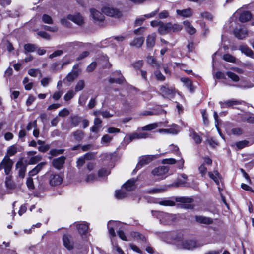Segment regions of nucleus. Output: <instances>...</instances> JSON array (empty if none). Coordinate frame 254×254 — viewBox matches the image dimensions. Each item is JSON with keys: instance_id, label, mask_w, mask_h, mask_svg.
<instances>
[{"instance_id": "51", "label": "nucleus", "mask_w": 254, "mask_h": 254, "mask_svg": "<svg viewBox=\"0 0 254 254\" xmlns=\"http://www.w3.org/2000/svg\"><path fill=\"white\" fill-rule=\"evenodd\" d=\"M248 143H249V142L248 141L243 140V141L237 142L236 143V145L239 149H241L245 147L246 146H247V145L248 144Z\"/></svg>"}, {"instance_id": "9", "label": "nucleus", "mask_w": 254, "mask_h": 254, "mask_svg": "<svg viewBox=\"0 0 254 254\" xmlns=\"http://www.w3.org/2000/svg\"><path fill=\"white\" fill-rule=\"evenodd\" d=\"M157 131L160 133L177 134L180 131V127L176 124H173L169 129H159Z\"/></svg>"}, {"instance_id": "11", "label": "nucleus", "mask_w": 254, "mask_h": 254, "mask_svg": "<svg viewBox=\"0 0 254 254\" xmlns=\"http://www.w3.org/2000/svg\"><path fill=\"white\" fill-rule=\"evenodd\" d=\"M170 25L171 22L162 23L158 28V32L160 35H166L170 33Z\"/></svg>"}, {"instance_id": "49", "label": "nucleus", "mask_w": 254, "mask_h": 254, "mask_svg": "<svg viewBox=\"0 0 254 254\" xmlns=\"http://www.w3.org/2000/svg\"><path fill=\"white\" fill-rule=\"evenodd\" d=\"M112 139V137L106 134L104 135L101 140V143L103 144H106L108 143H109Z\"/></svg>"}, {"instance_id": "10", "label": "nucleus", "mask_w": 254, "mask_h": 254, "mask_svg": "<svg viewBox=\"0 0 254 254\" xmlns=\"http://www.w3.org/2000/svg\"><path fill=\"white\" fill-rule=\"evenodd\" d=\"M67 18L78 25H82L84 23V18L79 13L74 15L69 14L67 15Z\"/></svg>"}, {"instance_id": "54", "label": "nucleus", "mask_w": 254, "mask_h": 254, "mask_svg": "<svg viewBox=\"0 0 254 254\" xmlns=\"http://www.w3.org/2000/svg\"><path fill=\"white\" fill-rule=\"evenodd\" d=\"M115 223L116 222H115L114 221H110L108 224L109 233L111 237H115L116 236V234H115V232L114 231V228L112 227H111L110 225L112 223Z\"/></svg>"}, {"instance_id": "33", "label": "nucleus", "mask_w": 254, "mask_h": 254, "mask_svg": "<svg viewBox=\"0 0 254 254\" xmlns=\"http://www.w3.org/2000/svg\"><path fill=\"white\" fill-rule=\"evenodd\" d=\"M239 50L246 55L252 57L253 55V51L246 45H241L239 47Z\"/></svg>"}, {"instance_id": "57", "label": "nucleus", "mask_w": 254, "mask_h": 254, "mask_svg": "<svg viewBox=\"0 0 254 254\" xmlns=\"http://www.w3.org/2000/svg\"><path fill=\"white\" fill-rule=\"evenodd\" d=\"M200 173L202 177H205L207 173V168L205 166L204 164H202L198 168Z\"/></svg>"}, {"instance_id": "1", "label": "nucleus", "mask_w": 254, "mask_h": 254, "mask_svg": "<svg viewBox=\"0 0 254 254\" xmlns=\"http://www.w3.org/2000/svg\"><path fill=\"white\" fill-rule=\"evenodd\" d=\"M102 12L108 16L114 17L115 18H120L122 16V12L119 9L109 5H105L102 8Z\"/></svg>"}, {"instance_id": "22", "label": "nucleus", "mask_w": 254, "mask_h": 254, "mask_svg": "<svg viewBox=\"0 0 254 254\" xmlns=\"http://www.w3.org/2000/svg\"><path fill=\"white\" fill-rule=\"evenodd\" d=\"M79 70H72L66 76L65 79L67 82H73L79 75Z\"/></svg>"}, {"instance_id": "37", "label": "nucleus", "mask_w": 254, "mask_h": 254, "mask_svg": "<svg viewBox=\"0 0 254 254\" xmlns=\"http://www.w3.org/2000/svg\"><path fill=\"white\" fill-rule=\"evenodd\" d=\"M182 29V26L181 25L177 23L172 24V23H171V25H170V32H179L180 31H181Z\"/></svg>"}, {"instance_id": "24", "label": "nucleus", "mask_w": 254, "mask_h": 254, "mask_svg": "<svg viewBox=\"0 0 254 254\" xmlns=\"http://www.w3.org/2000/svg\"><path fill=\"white\" fill-rule=\"evenodd\" d=\"M77 228L81 234H84L86 233L88 229V225L85 222H81L76 225Z\"/></svg>"}, {"instance_id": "18", "label": "nucleus", "mask_w": 254, "mask_h": 254, "mask_svg": "<svg viewBox=\"0 0 254 254\" xmlns=\"http://www.w3.org/2000/svg\"><path fill=\"white\" fill-rule=\"evenodd\" d=\"M156 35L155 33H152L149 35L146 39V45L147 48H152L155 43Z\"/></svg>"}, {"instance_id": "50", "label": "nucleus", "mask_w": 254, "mask_h": 254, "mask_svg": "<svg viewBox=\"0 0 254 254\" xmlns=\"http://www.w3.org/2000/svg\"><path fill=\"white\" fill-rule=\"evenodd\" d=\"M75 95V93L72 90H69L64 96V100L67 101L71 100Z\"/></svg>"}, {"instance_id": "53", "label": "nucleus", "mask_w": 254, "mask_h": 254, "mask_svg": "<svg viewBox=\"0 0 254 254\" xmlns=\"http://www.w3.org/2000/svg\"><path fill=\"white\" fill-rule=\"evenodd\" d=\"M110 173V171L105 169H101L98 171V176L99 177H104L107 176Z\"/></svg>"}, {"instance_id": "41", "label": "nucleus", "mask_w": 254, "mask_h": 254, "mask_svg": "<svg viewBox=\"0 0 254 254\" xmlns=\"http://www.w3.org/2000/svg\"><path fill=\"white\" fill-rule=\"evenodd\" d=\"M127 196L126 192L124 190H116L115 197L118 199H122Z\"/></svg>"}, {"instance_id": "23", "label": "nucleus", "mask_w": 254, "mask_h": 254, "mask_svg": "<svg viewBox=\"0 0 254 254\" xmlns=\"http://www.w3.org/2000/svg\"><path fill=\"white\" fill-rule=\"evenodd\" d=\"M72 135L75 141L80 142L84 137V132L81 130H77L72 133Z\"/></svg>"}, {"instance_id": "4", "label": "nucleus", "mask_w": 254, "mask_h": 254, "mask_svg": "<svg viewBox=\"0 0 254 254\" xmlns=\"http://www.w3.org/2000/svg\"><path fill=\"white\" fill-rule=\"evenodd\" d=\"M13 161L7 155H5L0 163V168L4 169L6 175H8L11 172L13 165Z\"/></svg>"}, {"instance_id": "34", "label": "nucleus", "mask_w": 254, "mask_h": 254, "mask_svg": "<svg viewBox=\"0 0 254 254\" xmlns=\"http://www.w3.org/2000/svg\"><path fill=\"white\" fill-rule=\"evenodd\" d=\"M181 81L184 83L185 86L190 90V91H193V87L191 81L187 78H181Z\"/></svg>"}, {"instance_id": "26", "label": "nucleus", "mask_w": 254, "mask_h": 254, "mask_svg": "<svg viewBox=\"0 0 254 254\" xmlns=\"http://www.w3.org/2000/svg\"><path fill=\"white\" fill-rule=\"evenodd\" d=\"M234 34L237 38L243 39L247 35V32L246 30L242 29H235L234 31Z\"/></svg>"}, {"instance_id": "32", "label": "nucleus", "mask_w": 254, "mask_h": 254, "mask_svg": "<svg viewBox=\"0 0 254 254\" xmlns=\"http://www.w3.org/2000/svg\"><path fill=\"white\" fill-rule=\"evenodd\" d=\"M251 18V13L249 11H244L239 16V20L242 22H246Z\"/></svg>"}, {"instance_id": "8", "label": "nucleus", "mask_w": 254, "mask_h": 254, "mask_svg": "<svg viewBox=\"0 0 254 254\" xmlns=\"http://www.w3.org/2000/svg\"><path fill=\"white\" fill-rule=\"evenodd\" d=\"M244 103L245 102L243 101H239L235 99L228 100L224 102H219V104L222 108L232 107L235 105H240Z\"/></svg>"}, {"instance_id": "19", "label": "nucleus", "mask_w": 254, "mask_h": 254, "mask_svg": "<svg viewBox=\"0 0 254 254\" xmlns=\"http://www.w3.org/2000/svg\"><path fill=\"white\" fill-rule=\"evenodd\" d=\"M149 136V134L145 132H135L129 136V141H131L135 139H145Z\"/></svg>"}, {"instance_id": "46", "label": "nucleus", "mask_w": 254, "mask_h": 254, "mask_svg": "<svg viewBox=\"0 0 254 254\" xmlns=\"http://www.w3.org/2000/svg\"><path fill=\"white\" fill-rule=\"evenodd\" d=\"M125 81V78L122 76L118 78H110L109 79V82L111 83H116L119 84H123Z\"/></svg>"}, {"instance_id": "25", "label": "nucleus", "mask_w": 254, "mask_h": 254, "mask_svg": "<svg viewBox=\"0 0 254 254\" xmlns=\"http://www.w3.org/2000/svg\"><path fill=\"white\" fill-rule=\"evenodd\" d=\"M176 12L178 15L184 17H190L192 15V11L190 8H188L183 10H177Z\"/></svg>"}, {"instance_id": "20", "label": "nucleus", "mask_w": 254, "mask_h": 254, "mask_svg": "<svg viewBox=\"0 0 254 254\" xmlns=\"http://www.w3.org/2000/svg\"><path fill=\"white\" fill-rule=\"evenodd\" d=\"M160 92L162 95L165 97H171L174 93V89H169L165 86H162L160 88Z\"/></svg>"}, {"instance_id": "36", "label": "nucleus", "mask_w": 254, "mask_h": 254, "mask_svg": "<svg viewBox=\"0 0 254 254\" xmlns=\"http://www.w3.org/2000/svg\"><path fill=\"white\" fill-rule=\"evenodd\" d=\"M18 151L17 146L15 145H13L8 147L7 151V155L8 156H12L15 155Z\"/></svg>"}, {"instance_id": "55", "label": "nucleus", "mask_w": 254, "mask_h": 254, "mask_svg": "<svg viewBox=\"0 0 254 254\" xmlns=\"http://www.w3.org/2000/svg\"><path fill=\"white\" fill-rule=\"evenodd\" d=\"M192 137L197 144H199L202 141V138L200 136L195 132H193L192 134Z\"/></svg>"}, {"instance_id": "60", "label": "nucleus", "mask_w": 254, "mask_h": 254, "mask_svg": "<svg viewBox=\"0 0 254 254\" xmlns=\"http://www.w3.org/2000/svg\"><path fill=\"white\" fill-rule=\"evenodd\" d=\"M64 150L63 149H52L50 151V154L53 156H57L59 154H61L64 152Z\"/></svg>"}, {"instance_id": "64", "label": "nucleus", "mask_w": 254, "mask_h": 254, "mask_svg": "<svg viewBox=\"0 0 254 254\" xmlns=\"http://www.w3.org/2000/svg\"><path fill=\"white\" fill-rule=\"evenodd\" d=\"M143 64V62L142 60H139L132 64V66L136 69L140 68Z\"/></svg>"}, {"instance_id": "39", "label": "nucleus", "mask_w": 254, "mask_h": 254, "mask_svg": "<svg viewBox=\"0 0 254 254\" xmlns=\"http://www.w3.org/2000/svg\"><path fill=\"white\" fill-rule=\"evenodd\" d=\"M85 87V81L83 80H79L75 87V91L79 92L82 90H83Z\"/></svg>"}, {"instance_id": "48", "label": "nucleus", "mask_w": 254, "mask_h": 254, "mask_svg": "<svg viewBox=\"0 0 254 254\" xmlns=\"http://www.w3.org/2000/svg\"><path fill=\"white\" fill-rule=\"evenodd\" d=\"M42 20L44 23L49 24H52L53 22L52 17L46 14H43L42 17Z\"/></svg>"}, {"instance_id": "2", "label": "nucleus", "mask_w": 254, "mask_h": 254, "mask_svg": "<svg viewBox=\"0 0 254 254\" xmlns=\"http://www.w3.org/2000/svg\"><path fill=\"white\" fill-rule=\"evenodd\" d=\"M157 216L160 220V222L164 224L170 225L176 222L177 220L175 214L163 212H159Z\"/></svg>"}, {"instance_id": "38", "label": "nucleus", "mask_w": 254, "mask_h": 254, "mask_svg": "<svg viewBox=\"0 0 254 254\" xmlns=\"http://www.w3.org/2000/svg\"><path fill=\"white\" fill-rule=\"evenodd\" d=\"M131 235L137 240H140L142 242H146V240L145 237L139 232H132L131 233Z\"/></svg>"}, {"instance_id": "47", "label": "nucleus", "mask_w": 254, "mask_h": 254, "mask_svg": "<svg viewBox=\"0 0 254 254\" xmlns=\"http://www.w3.org/2000/svg\"><path fill=\"white\" fill-rule=\"evenodd\" d=\"M158 203L161 205L169 206H173L175 205V203L173 201L170 200H161L159 201Z\"/></svg>"}, {"instance_id": "61", "label": "nucleus", "mask_w": 254, "mask_h": 254, "mask_svg": "<svg viewBox=\"0 0 254 254\" xmlns=\"http://www.w3.org/2000/svg\"><path fill=\"white\" fill-rule=\"evenodd\" d=\"M97 66L96 62H93L91 63L87 67L86 70L87 72H90L93 71Z\"/></svg>"}, {"instance_id": "59", "label": "nucleus", "mask_w": 254, "mask_h": 254, "mask_svg": "<svg viewBox=\"0 0 254 254\" xmlns=\"http://www.w3.org/2000/svg\"><path fill=\"white\" fill-rule=\"evenodd\" d=\"M69 114V111L66 108H64V109H62L58 113V115L60 117H62L67 116Z\"/></svg>"}, {"instance_id": "16", "label": "nucleus", "mask_w": 254, "mask_h": 254, "mask_svg": "<svg viewBox=\"0 0 254 254\" xmlns=\"http://www.w3.org/2000/svg\"><path fill=\"white\" fill-rule=\"evenodd\" d=\"M16 168L19 169L18 171V175L19 177L23 178L25 176V173L26 170V167L24 165L22 161H18L16 164Z\"/></svg>"}, {"instance_id": "29", "label": "nucleus", "mask_w": 254, "mask_h": 254, "mask_svg": "<svg viewBox=\"0 0 254 254\" xmlns=\"http://www.w3.org/2000/svg\"><path fill=\"white\" fill-rule=\"evenodd\" d=\"M37 47L31 43L26 44L24 45V49L25 54L29 52H33L37 50Z\"/></svg>"}, {"instance_id": "44", "label": "nucleus", "mask_w": 254, "mask_h": 254, "mask_svg": "<svg viewBox=\"0 0 254 254\" xmlns=\"http://www.w3.org/2000/svg\"><path fill=\"white\" fill-rule=\"evenodd\" d=\"M226 75L229 77L232 81L234 82H238L239 80V77L235 73L228 71L226 72Z\"/></svg>"}, {"instance_id": "35", "label": "nucleus", "mask_w": 254, "mask_h": 254, "mask_svg": "<svg viewBox=\"0 0 254 254\" xmlns=\"http://www.w3.org/2000/svg\"><path fill=\"white\" fill-rule=\"evenodd\" d=\"M5 183L6 187L9 189H13L15 187V184L12 180L11 176H10L6 177Z\"/></svg>"}, {"instance_id": "15", "label": "nucleus", "mask_w": 254, "mask_h": 254, "mask_svg": "<svg viewBox=\"0 0 254 254\" xmlns=\"http://www.w3.org/2000/svg\"><path fill=\"white\" fill-rule=\"evenodd\" d=\"M65 160V157L61 156L58 158L53 159L52 161V165L55 168L60 169L64 164Z\"/></svg>"}, {"instance_id": "13", "label": "nucleus", "mask_w": 254, "mask_h": 254, "mask_svg": "<svg viewBox=\"0 0 254 254\" xmlns=\"http://www.w3.org/2000/svg\"><path fill=\"white\" fill-rule=\"evenodd\" d=\"M63 181V178L58 174H52L50 176L49 183L52 186L60 185Z\"/></svg>"}, {"instance_id": "14", "label": "nucleus", "mask_w": 254, "mask_h": 254, "mask_svg": "<svg viewBox=\"0 0 254 254\" xmlns=\"http://www.w3.org/2000/svg\"><path fill=\"white\" fill-rule=\"evenodd\" d=\"M63 241L64 247L69 250L73 248V243L71 240L70 236L68 235H64L63 236Z\"/></svg>"}, {"instance_id": "63", "label": "nucleus", "mask_w": 254, "mask_h": 254, "mask_svg": "<svg viewBox=\"0 0 254 254\" xmlns=\"http://www.w3.org/2000/svg\"><path fill=\"white\" fill-rule=\"evenodd\" d=\"M87 100V97L85 96H80L78 100V104L81 106L85 105L86 101Z\"/></svg>"}, {"instance_id": "5", "label": "nucleus", "mask_w": 254, "mask_h": 254, "mask_svg": "<svg viewBox=\"0 0 254 254\" xmlns=\"http://www.w3.org/2000/svg\"><path fill=\"white\" fill-rule=\"evenodd\" d=\"M154 158L153 156L146 155L143 156L139 158V162L136 165L135 169L139 170L142 166L149 164L151 162Z\"/></svg>"}, {"instance_id": "43", "label": "nucleus", "mask_w": 254, "mask_h": 254, "mask_svg": "<svg viewBox=\"0 0 254 254\" xmlns=\"http://www.w3.org/2000/svg\"><path fill=\"white\" fill-rule=\"evenodd\" d=\"M201 113L203 118V122L204 125L207 126L209 124V120L208 119V115L206 113L205 109L201 110Z\"/></svg>"}, {"instance_id": "42", "label": "nucleus", "mask_w": 254, "mask_h": 254, "mask_svg": "<svg viewBox=\"0 0 254 254\" xmlns=\"http://www.w3.org/2000/svg\"><path fill=\"white\" fill-rule=\"evenodd\" d=\"M81 121L80 117L77 116L71 117V124L73 127H76Z\"/></svg>"}, {"instance_id": "40", "label": "nucleus", "mask_w": 254, "mask_h": 254, "mask_svg": "<svg viewBox=\"0 0 254 254\" xmlns=\"http://www.w3.org/2000/svg\"><path fill=\"white\" fill-rule=\"evenodd\" d=\"M147 62L153 66L157 67L159 66V65L157 63L155 58L152 56H149L147 57Z\"/></svg>"}, {"instance_id": "56", "label": "nucleus", "mask_w": 254, "mask_h": 254, "mask_svg": "<svg viewBox=\"0 0 254 254\" xmlns=\"http://www.w3.org/2000/svg\"><path fill=\"white\" fill-rule=\"evenodd\" d=\"M41 157L39 155H37L36 156L31 157L30 159L29 160V164H35L37 162H38L39 161H40L41 159Z\"/></svg>"}, {"instance_id": "17", "label": "nucleus", "mask_w": 254, "mask_h": 254, "mask_svg": "<svg viewBox=\"0 0 254 254\" xmlns=\"http://www.w3.org/2000/svg\"><path fill=\"white\" fill-rule=\"evenodd\" d=\"M137 180L135 179H131L128 180L124 185V187L125 188L127 191H129L133 190L135 188V183Z\"/></svg>"}, {"instance_id": "52", "label": "nucleus", "mask_w": 254, "mask_h": 254, "mask_svg": "<svg viewBox=\"0 0 254 254\" xmlns=\"http://www.w3.org/2000/svg\"><path fill=\"white\" fill-rule=\"evenodd\" d=\"M176 201L177 202H180L184 203H191L192 201V199L186 197H177L176 198Z\"/></svg>"}, {"instance_id": "28", "label": "nucleus", "mask_w": 254, "mask_h": 254, "mask_svg": "<svg viewBox=\"0 0 254 254\" xmlns=\"http://www.w3.org/2000/svg\"><path fill=\"white\" fill-rule=\"evenodd\" d=\"M208 174L209 177L212 179L216 183V184L218 185L219 184V180L220 177V175L217 170L214 171L213 172H208Z\"/></svg>"}, {"instance_id": "45", "label": "nucleus", "mask_w": 254, "mask_h": 254, "mask_svg": "<svg viewBox=\"0 0 254 254\" xmlns=\"http://www.w3.org/2000/svg\"><path fill=\"white\" fill-rule=\"evenodd\" d=\"M223 59L225 61L229 62L235 63L236 62L235 57L229 54L224 55L223 56Z\"/></svg>"}, {"instance_id": "27", "label": "nucleus", "mask_w": 254, "mask_h": 254, "mask_svg": "<svg viewBox=\"0 0 254 254\" xmlns=\"http://www.w3.org/2000/svg\"><path fill=\"white\" fill-rule=\"evenodd\" d=\"M160 124H161V123H155L150 124L147 125L144 127H142L141 128V129L143 131L152 130L153 129H154L157 128L159 127H160L161 126L159 125Z\"/></svg>"}, {"instance_id": "30", "label": "nucleus", "mask_w": 254, "mask_h": 254, "mask_svg": "<svg viewBox=\"0 0 254 254\" xmlns=\"http://www.w3.org/2000/svg\"><path fill=\"white\" fill-rule=\"evenodd\" d=\"M46 164L45 162H41L38 164L34 168L31 170L29 174L30 176H34L37 174Z\"/></svg>"}, {"instance_id": "3", "label": "nucleus", "mask_w": 254, "mask_h": 254, "mask_svg": "<svg viewBox=\"0 0 254 254\" xmlns=\"http://www.w3.org/2000/svg\"><path fill=\"white\" fill-rule=\"evenodd\" d=\"M169 171V168L167 166H159L154 168L151 172L153 176L156 180H162L166 177V174Z\"/></svg>"}, {"instance_id": "62", "label": "nucleus", "mask_w": 254, "mask_h": 254, "mask_svg": "<svg viewBox=\"0 0 254 254\" xmlns=\"http://www.w3.org/2000/svg\"><path fill=\"white\" fill-rule=\"evenodd\" d=\"M38 35L43 38H44L47 40L50 39V35L45 31H39L37 33Z\"/></svg>"}, {"instance_id": "12", "label": "nucleus", "mask_w": 254, "mask_h": 254, "mask_svg": "<svg viewBox=\"0 0 254 254\" xmlns=\"http://www.w3.org/2000/svg\"><path fill=\"white\" fill-rule=\"evenodd\" d=\"M91 17L95 21H102L104 20V16L100 11L94 8L90 9Z\"/></svg>"}, {"instance_id": "58", "label": "nucleus", "mask_w": 254, "mask_h": 254, "mask_svg": "<svg viewBox=\"0 0 254 254\" xmlns=\"http://www.w3.org/2000/svg\"><path fill=\"white\" fill-rule=\"evenodd\" d=\"M26 185L29 189H33L34 188V183L32 178L29 177L27 178L26 181Z\"/></svg>"}, {"instance_id": "6", "label": "nucleus", "mask_w": 254, "mask_h": 254, "mask_svg": "<svg viewBox=\"0 0 254 254\" xmlns=\"http://www.w3.org/2000/svg\"><path fill=\"white\" fill-rule=\"evenodd\" d=\"M194 218L197 223L201 224L208 225H211L214 223V220L212 218L203 215H196Z\"/></svg>"}, {"instance_id": "31", "label": "nucleus", "mask_w": 254, "mask_h": 254, "mask_svg": "<svg viewBox=\"0 0 254 254\" xmlns=\"http://www.w3.org/2000/svg\"><path fill=\"white\" fill-rule=\"evenodd\" d=\"M144 42V39L142 37L135 38L130 43V46L136 47H140Z\"/></svg>"}, {"instance_id": "7", "label": "nucleus", "mask_w": 254, "mask_h": 254, "mask_svg": "<svg viewBox=\"0 0 254 254\" xmlns=\"http://www.w3.org/2000/svg\"><path fill=\"white\" fill-rule=\"evenodd\" d=\"M178 247L179 249L190 250L196 247V243L194 241L186 240L178 245Z\"/></svg>"}, {"instance_id": "21", "label": "nucleus", "mask_w": 254, "mask_h": 254, "mask_svg": "<svg viewBox=\"0 0 254 254\" xmlns=\"http://www.w3.org/2000/svg\"><path fill=\"white\" fill-rule=\"evenodd\" d=\"M185 30L190 34L192 35L195 33L196 29L193 27L191 23L188 20L183 22Z\"/></svg>"}]
</instances>
